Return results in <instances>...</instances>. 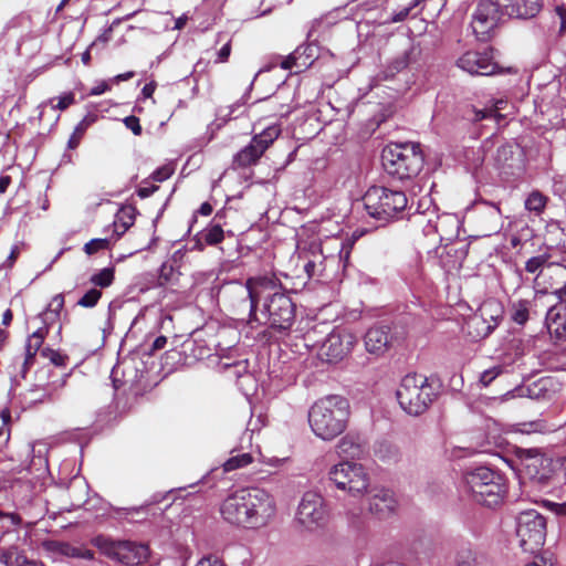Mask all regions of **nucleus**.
Segmentation results:
<instances>
[{
	"label": "nucleus",
	"instance_id": "obj_1",
	"mask_svg": "<svg viewBox=\"0 0 566 566\" xmlns=\"http://www.w3.org/2000/svg\"><path fill=\"white\" fill-rule=\"evenodd\" d=\"M234 296V313L247 314L251 326L268 324L275 331L285 332L295 321V304L275 275L248 279L244 286H237Z\"/></svg>",
	"mask_w": 566,
	"mask_h": 566
},
{
	"label": "nucleus",
	"instance_id": "obj_2",
	"mask_svg": "<svg viewBox=\"0 0 566 566\" xmlns=\"http://www.w3.org/2000/svg\"><path fill=\"white\" fill-rule=\"evenodd\" d=\"M350 405L340 395H327L317 399L308 410L312 432L323 441H332L348 426Z\"/></svg>",
	"mask_w": 566,
	"mask_h": 566
},
{
	"label": "nucleus",
	"instance_id": "obj_3",
	"mask_svg": "<svg viewBox=\"0 0 566 566\" xmlns=\"http://www.w3.org/2000/svg\"><path fill=\"white\" fill-rule=\"evenodd\" d=\"M464 485L473 501L489 507L500 504L506 493L504 478L484 467L467 472Z\"/></svg>",
	"mask_w": 566,
	"mask_h": 566
},
{
	"label": "nucleus",
	"instance_id": "obj_4",
	"mask_svg": "<svg viewBox=\"0 0 566 566\" xmlns=\"http://www.w3.org/2000/svg\"><path fill=\"white\" fill-rule=\"evenodd\" d=\"M436 398L432 385L424 375H406L397 390L400 407L411 416L423 413Z\"/></svg>",
	"mask_w": 566,
	"mask_h": 566
},
{
	"label": "nucleus",
	"instance_id": "obj_5",
	"mask_svg": "<svg viewBox=\"0 0 566 566\" xmlns=\"http://www.w3.org/2000/svg\"><path fill=\"white\" fill-rule=\"evenodd\" d=\"M381 159L385 170L400 180L417 176L423 166V157L413 144L387 146L382 151Z\"/></svg>",
	"mask_w": 566,
	"mask_h": 566
},
{
	"label": "nucleus",
	"instance_id": "obj_6",
	"mask_svg": "<svg viewBox=\"0 0 566 566\" xmlns=\"http://www.w3.org/2000/svg\"><path fill=\"white\" fill-rule=\"evenodd\" d=\"M366 212L379 220L387 222L405 210L408 203L406 193L386 187L373 186L361 198Z\"/></svg>",
	"mask_w": 566,
	"mask_h": 566
},
{
	"label": "nucleus",
	"instance_id": "obj_7",
	"mask_svg": "<svg viewBox=\"0 0 566 566\" xmlns=\"http://www.w3.org/2000/svg\"><path fill=\"white\" fill-rule=\"evenodd\" d=\"M92 544L108 558L125 564L140 565L148 559L149 548L145 544L129 541H114L98 535L92 539Z\"/></svg>",
	"mask_w": 566,
	"mask_h": 566
},
{
	"label": "nucleus",
	"instance_id": "obj_8",
	"mask_svg": "<svg viewBox=\"0 0 566 566\" xmlns=\"http://www.w3.org/2000/svg\"><path fill=\"white\" fill-rule=\"evenodd\" d=\"M328 480L339 490L353 495H359L367 491L369 475L366 469L352 461H343L333 465L328 471Z\"/></svg>",
	"mask_w": 566,
	"mask_h": 566
},
{
	"label": "nucleus",
	"instance_id": "obj_9",
	"mask_svg": "<svg viewBox=\"0 0 566 566\" xmlns=\"http://www.w3.org/2000/svg\"><path fill=\"white\" fill-rule=\"evenodd\" d=\"M516 535L524 552L539 551L546 537L545 517L534 510L522 512L517 517Z\"/></svg>",
	"mask_w": 566,
	"mask_h": 566
},
{
	"label": "nucleus",
	"instance_id": "obj_10",
	"mask_svg": "<svg viewBox=\"0 0 566 566\" xmlns=\"http://www.w3.org/2000/svg\"><path fill=\"white\" fill-rule=\"evenodd\" d=\"M505 13L499 0H481L472 13L471 28L479 41L491 40Z\"/></svg>",
	"mask_w": 566,
	"mask_h": 566
},
{
	"label": "nucleus",
	"instance_id": "obj_11",
	"mask_svg": "<svg viewBox=\"0 0 566 566\" xmlns=\"http://www.w3.org/2000/svg\"><path fill=\"white\" fill-rule=\"evenodd\" d=\"M516 454L525 478L538 486L546 485L554 472L552 458L537 448H520Z\"/></svg>",
	"mask_w": 566,
	"mask_h": 566
},
{
	"label": "nucleus",
	"instance_id": "obj_12",
	"mask_svg": "<svg viewBox=\"0 0 566 566\" xmlns=\"http://www.w3.org/2000/svg\"><path fill=\"white\" fill-rule=\"evenodd\" d=\"M295 522L307 531L323 527L327 522L324 499L316 492L304 493L296 510Z\"/></svg>",
	"mask_w": 566,
	"mask_h": 566
},
{
	"label": "nucleus",
	"instance_id": "obj_13",
	"mask_svg": "<svg viewBox=\"0 0 566 566\" xmlns=\"http://www.w3.org/2000/svg\"><path fill=\"white\" fill-rule=\"evenodd\" d=\"M280 134L281 128L276 124L265 127L261 133L253 136L249 145L235 154L233 166L244 168L255 165Z\"/></svg>",
	"mask_w": 566,
	"mask_h": 566
},
{
	"label": "nucleus",
	"instance_id": "obj_14",
	"mask_svg": "<svg viewBox=\"0 0 566 566\" xmlns=\"http://www.w3.org/2000/svg\"><path fill=\"white\" fill-rule=\"evenodd\" d=\"M248 506L250 507L251 528L266 526L275 516L276 504L274 497L265 490L248 488Z\"/></svg>",
	"mask_w": 566,
	"mask_h": 566
},
{
	"label": "nucleus",
	"instance_id": "obj_15",
	"mask_svg": "<svg viewBox=\"0 0 566 566\" xmlns=\"http://www.w3.org/2000/svg\"><path fill=\"white\" fill-rule=\"evenodd\" d=\"M356 342L350 332L334 329L322 343L318 357L326 363H337L350 353Z\"/></svg>",
	"mask_w": 566,
	"mask_h": 566
},
{
	"label": "nucleus",
	"instance_id": "obj_16",
	"mask_svg": "<svg viewBox=\"0 0 566 566\" xmlns=\"http://www.w3.org/2000/svg\"><path fill=\"white\" fill-rule=\"evenodd\" d=\"M248 490L241 489L230 494L221 504L220 513L232 525L251 528Z\"/></svg>",
	"mask_w": 566,
	"mask_h": 566
},
{
	"label": "nucleus",
	"instance_id": "obj_17",
	"mask_svg": "<svg viewBox=\"0 0 566 566\" xmlns=\"http://www.w3.org/2000/svg\"><path fill=\"white\" fill-rule=\"evenodd\" d=\"M317 56L318 48L315 44H302L285 57L281 55L273 56L271 65L263 69V71H269L271 67L280 65L283 70L295 69L296 72H301L310 67ZM260 72H262V70Z\"/></svg>",
	"mask_w": 566,
	"mask_h": 566
},
{
	"label": "nucleus",
	"instance_id": "obj_18",
	"mask_svg": "<svg viewBox=\"0 0 566 566\" xmlns=\"http://www.w3.org/2000/svg\"><path fill=\"white\" fill-rule=\"evenodd\" d=\"M457 66L471 75H493L499 65L493 61L491 51H468L457 60Z\"/></svg>",
	"mask_w": 566,
	"mask_h": 566
},
{
	"label": "nucleus",
	"instance_id": "obj_19",
	"mask_svg": "<svg viewBox=\"0 0 566 566\" xmlns=\"http://www.w3.org/2000/svg\"><path fill=\"white\" fill-rule=\"evenodd\" d=\"M480 228L483 237L497 233L503 226L502 211L499 205L481 200L479 202Z\"/></svg>",
	"mask_w": 566,
	"mask_h": 566
},
{
	"label": "nucleus",
	"instance_id": "obj_20",
	"mask_svg": "<svg viewBox=\"0 0 566 566\" xmlns=\"http://www.w3.org/2000/svg\"><path fill=\"white\" fill-rule=\"evenodd\" d=\"M364 340L367 352L381 355L392 346L395 337L389 326L377 325L367 331Z\"/></svg>",
	"mask_w": 566,
	"mask_h": 566
},
{
	"label": "nucleus",
	"instance_id": "obj_21",
	"mask_svg": "<svg viewBox=\"0 0 566 566\" xmlns=\"http://www.w3.org/2000/svg\"><path fill=\"white\" fill-rule=\"evenodd\" d=\"M397 507V501L394 493L387 489H373L369 499V510L379 518H386L391 515Z\"/></svg>",
	"mask_w": 566,
	"mask_h": 566
},
{
	"label": "nucleus",
	"instance_id": "obj_22",
	"mask_svg": "<svg viewBox=\"0 0 566 566\" xmlns=\"http://www.w3.org/2000/svg\"><path fill=\"white\" fill-rule=\"evenodd\" d=\"M505 15L510 18H534L542 9L541 0H499Z\"/></svg>",
	"mask_w": 566,
	"mask_h": 566
},
{
	"label": "nucleus",
	"instance_id": "obj_23",
	"mask_svg": "<svg viewBox=\"0 0 566 566\" xmlns=\"http://www.w3.org/2000/svg\"><path fill=\"white\" fill-rule=\"evenodd\" d=\"M475 314L495 329L503 317V307L499 301L492 298L483 302Z\"/></svg>",
	"mask_w": 566,
	"mask_h": 566
},
{
	"label": "nucleus",
	"instance_id": "obj_24",
	"mask_svg": "<svg viewBox=\"0 0 566 566\" xmlns=\"http://www.w3.org/2000/svg\"><path fill=\"white\" fill-rule=\"evenodd\" d=\"M136 210L133 207H123L115 216L114 233L119 239L135 222Z\"/></svg>",
	"mask_w": 566,
	"mask_h": 566
},
{
	"label": "nucleus",
	"instance_id": "obj_25",
	"mask_svg": "<svg viewBox=\"0 0 566 566\" xmlns=\"http://www.w3.org/2000/svg\"><path fill=\"white\" fill-rule=\"evenodd\" d=\"M14 505L18 510L27 511L28 505L31 503V486L28 482L15 481L11 485Z\"/></svg>",
	"mask_w": 566,
	"mask_h": 566
},
{
	"label": "nucleus",
	"instance_id": "obj_26",
	"mask_svg": "<svg viewBox=\"0 0 566 566\" xmlns=\"http://www.w3.org/2000/svg\"><path fill=\"white\" fill-rule=\"evenodd\" d=\"M467 331L473 339H482L488 337L494 329L474 313L467 322Z\"/></svg>",
	"mask_w": 566,
	"mask_h": 566
},
{
	"label": "nucleus",
	"instance_id": "obj_27",
	"mask_svg": "<svg viewBox=\"0 0 566 566\" xmlns=\"http://www.w3.org/2000/svg\"><path fill=\"white\" fill-rule=\"evenodd\" d=\"M49 333L48 326H42L33 332L27 339L24 357L29 359L35 358L36 353L41 349L43 342Z\"/></svg>",
	"mask_w": 566,
	"mask_h": 566
},
{
	"label": "nucleus",
	"instance_id": "obj_28",
	"mask_svg": "<svg viewBox=\"0 0 566 566\" xmlns=\"http://www.w3.org/2000/svg\"><path fill=\"white\" fill-rule=\"evenodd\" d=\"M566 298V290L564 286L555 290L552 293H548L546 290L536 291L535 301L541 302L542 304H557L562 305V303Z\"/></svg>",
	"mask_w": 566,
	"mask_h": 566
},
{
	"label": "nucleus",
	"instance_id": "obj_29",
	"mask_svg": "<svg viewBox=\"0 0 566 566\" xmlns=\"http://www.w3.org/2000/svg\"><path fill=\"white\" fill-rule=\"evenodd\" d=\"M547 201L548 198L546 196L537 190H534L525 200V209L534 212L535 214H541L544 211Z\"/></svg>",
	"mask_w": 566,
	"mask_h": 566
},
{
	"label": "nucleus",
	"instance_id": "obj_30",
	"mask_svg": "<svg viewBox=\"0 0 566 566\" xmlns=\"http://www.w3.org/2000/svg\"><path fill=\"white\" fill-rule=\"evenodd\" d=\"M515 431L523 434L545 433L551 431L545 420L537 419L534 421L521 422L515 426Z\"/></svg>",
	"mask_w": 566,
	"mask_h": 566
},
{
	"label": "nucleus",
	"instance_id": "obj_31",
	"mask_svg": "<svg viewBox=\"0 0 566 566\" xmlns=\"http://www.w3.org/2000/svg\"><path fill=\"white\" fill-rule=\"evenodd\" d=\"M41 548L52 559H59L65 555V542L55 539H45L41 542Z\"/></svg>",
	"mask_w": 566,
	"mask_h": 566
},
{
	"label": "nucleus",
	"instance_id": "obj_32",
	"mask_svg": "<svg viewBox=\"0 0 566 566\" xmlns=\"http://www.w3.org/2000/svg\"><path fill=\"white\" fill-rule=\"evenodd\" d=\"M337 452L344 457H357L360 453V446L355 442L352 436L343 437L337 446Z\"/></svg>",
	"mask_w": 566,
	"mask_h": 566
},
{
	"label": "nucleus",
	"instance_id": "obj_33",
	"mask_svg": "<svg viewBox=\"0 0 566 566\" xmlns=\"http://www.w3.org/2000/svg\"><path fill=\"white\" fill-rule=\"evenodd\" d=\"M253 459L250 453H238L232 455L223 463V470L226 472L234 471L240 468H244L252 463Z\"/></svg>",
	"mask_w": 566,
	"mask_h": 566
},
{
	"label": "nucleus",
	"instance_id": "obj_34",
	"mask_svg": "<svg viewBox=\"0 0 566 566\" xmlns=\"http://www.w3.org/2000/svg\"><path fill=\"white\" fill-rule=\"evenodd\" d=\"M34 360L28 357H18L13 361L14 371L11 373L12 380L19 382V379H24L30 367L33 366Z\"/></svg>",
	"mask_w": 566,
	"mask_h": 566
},
{
	"label": "nucleus",
	"instance_id": "obj_35",
	"mask_svg": "<svg viewBox=\"0 0 566 566\" xmlns=\"http://www.w3.org/2000/svg\"><path fill=\"white\" fill-rule=\"evenodd\" d=\"M114 281V269L104 268L91 276V283L102 289L108 287Z\"/></svg>",
	"mask_w": 566,
	"mask_h": 566
},
{
	"label": "nucleus",
	"instance_id": "obj_36",
	"mask_svg": "<svg viewBox=\"0 0 566 566\" xmlns=\"http://www.w3.org/2000/svg\"><path fill=\"white\" fill-rule=\"evenodd\" d=\"M223 230L220 224L212 223L202 231V239L210 245L223 240Z\"/></svg>",
	"mask_w": 566,
	"mask_h": 566
},
{
	"label": "nucleus",
	"instance_id": "obj_37",
	"mask_svg": "<svg viewBox=\"0 0 566 566\" xmlns=\"http://www.w3.org/2000/svg\"><path fill=\"white\" fill-rule=\"evenodd\" d=\"M548 306L547 313H546V322L551 324H557L558 326H564L566 321L565 316L563 315V311L565 307L563 305L557 304H546Z\"/></svg>",
	"mask_w": 566,
	"mask_h": 566
},
{
	"label": "nucleus",
	"instance_id": "obj_38",
	"mask_svg": "<svg viewBox=\"0 0 566 566\" xmlns=\"http://www.w3.org/2000/svg\"><path fill=\"white\" fill-rule=\"evenodd\" d=\"M112 242L107 238H96L85 243L83 250L87 255H93L99 251L108 250Z\"/></svg>",
	"mask_w": 566,
	"mask_h": 566
},
{
	"label": "nucleus",
	"instance_id": "obj_39",
	"mask_svg": "<svg viewBox=\"0 0 566 566\" xmlns=\"http://www.w3.org/2000/svg\"><path fill=\"white\" fill-rule=\"evenodd\" d=\"M64 557L92 560L94 558V552L84 546H73L66 543Z\"/></svg>",
	"mask_w": 566,
	"mask_h": 566
},
{
	"label": "nucleus",
	"instance_id": "obj_40",
	"mask_svg": "<svg viewBox=\"0 0 566 566\" xmlns=\"http://www.w3.org/2000/svg\"><path fill=\"white\" fill-rule=\"evenodd\" d=\"M324 260H326V258H324L321 252H313V259L308 260L304 265L307 275L314 276L319 273L323 270Z\"/></svg>",
	"mask_w": 566,
	"mask_h": 566
},
{
	"label": "nucleus",
	"instance_id": "obj_41",
	"mask_svg": "<svg viewBox=\"0 0 566 566\" xmlns=\"http://www.w3.org/2000/svg\"><path fill=\"white\" fill-rule=\"evenodd\" d=\"M101 297L102 292L99 290L91 289L77 301V305L92 308L98 303Z\"/></svg>",
	"mask_w": 566,
	"mask_h": 566
},
{
	"label": "nucleus",
	"instance_id": "obj_42",
	"mask_svg": "<svg viewBox=\"0 0 566 566\" xmlns=\"http://www.w3.org/2000/svg\"><path fill=\"white\" fill-rule=\"evenodd\" d=\"M512 318L517 324H524L528 319L527 302L518 301L513 305Z\"/></svg>",
	"mask_w": 566,
	"mask_h": 566
},
{
	"label": "nucleus",
	"instance_id": "obj_43",
	"mask_svg": "<svg viewBox=\"0 0 566 566\" xmlns=\"http://www.w3.org/2000/svg\"><path fill=\"white\" fill-rule=\"evenodd\" d=\"M87 126H88V123H86L85 119H83L82 122H80L76 125L73 134L71 135V137L67 142V147L70 149H75L80 145L81 139L84 136V133H85Z\"/></svg>",
	"mask_w": 566,
	"mask_h": 566
},
{
	"label": "nucleus",
	"instance_id": "obj_44",
	"mask_svg": "<svg viewBox=\"0 0 566 566\" xmlns=\"http://www.w3.org/2000/svg\"><path fill=\"white\" fill-rule=\"evenodd\" d=\"M41 355L49 359L54 366H65L67 357L62 355L60 352L54 350L49 347H44L41 349Z\"/></svg>",
	"mask_w": 566,
	"mask_h": 566
},
{
	"label": "nucleus",
	"instance_id": "obj_45",
	"mask_svg": "<svg viewBox=\"0 0 566 566\" xmlns=\"http://www.w3.org/2000/svg\"><path fill=\"white\" fill-rule=\"evenodd\" d=\"M55 98H51L49 103L53 109L64 111L75 102V95L72 92L65 93L57 97V103L54 104Z\"/></svg>",
	"mask_w": 566,
	"mask_h": 566
},
{
	"label": "nucleus",
	"instance_id": "obj_46",
	"mask_svg": "<svg viewBox=\"0 0 566 566\" xmlns=\"http://www.w3.org/2000/svg\"><path fill=\"white\" fill-rule=\"evenodd\" d=\"M503 370L504 368L501 365H496L490 369L484 370L480 376V382L484 387L489 386L496 377L503 373Z\"/></svg>",
	"mask_w": 566,
	"mask_h": 566
},
{
	"label": "nucleus",
	"instance_id": "obj_47",
	"mask_svg": "<svg viewBox=\"0 0 566 566\" xmlns=\"http://www.w3.org/2000/svg\"><path fill=\"white\" fill-rule=\"evenodd\" d=\"M527 396L534 399L546 398V380H539L526 388Z\"/></svg>",
	"mask_w": 566,
	"mask_h": 566
},
{
	"label": "nucleus",
	"instance_id": "obj_48",
	"mask_svg": "<svg viewBox=\"0 0 566 566\" xmlns=\"http://www.w3.org/2000/svg\"><path fill=\"white\" fill-rule=\"evenodd\" d=\"M548 258L546 255L533 256L526 261L525 271L528 273H536L544 266Z\"/></svg>",
	"mask_w": 566,
	"mask_h": 566
},
{
	"label": "nucleus",
	"instance_id": "obj_49",
	"mask_svg": "<svg viewBox=\"0 0 566 566\" xmlns=\"http://www.w3.org/2000/svg\"><path fill=\"white\" fill-rule=\"evenodd\" d=\"M455 566H475L474 554L470 549L460 552L455 558Z\"/></svg>",
	"mask_w": 566,
	"mask_h": 566
},
{
	"label": "nucleus",
	"instance_id": "obj_50",
	"mask_svg": "<svg viewBox=\"0 0 566 566\" xmlns=\"http://www.w3.org/2000/svg\"><path fill=\"white\" fill-rule=\"evenodd\" d=\"M172 172H174V168L170 167L169 165H166V166H163V167L156 169L153 172L151 178L155 181L161 182V181L167 180L172 175Z\"/></svg>",
	"mask_w": 566,
	"mask_h": 566
},
{
	"label": "nucleus",
	"instance_id": "obj_51",
	"mask_svg": "<svg viewBox=\"0 0 566 566\" xmlns=\"http://www.w3.org/2000/svg\"><path fill=\"white\" fill-rule=\"evenodd\" d=\"M21 521V516L17 513H4L0 511V523L2 527H6L7 524L19 525Z\"/></svg>",
	"mask_w": 566,
	"mask_h": 566
},
{
	"label": "nucleus",
	"instance_id": "obj_52",
	"mask_svg": "<svg viewBox=\"0 0 566 566\" xmlns=\"http://www.w3.org/2000/svg\"><path fill=\"white\" fill-rule=\"evenodd\" d=\"M126 128L130 129L134 135L139 136L142 134V126L139 124V118L130 115L123 119Z\"/></svg>",
	"mask_w": 566,
	"mask_h": 566
},
{
	"label": "nucleus",
	"instance_id": "obj_53",
	"mask_svg": "<svg viewBox=\"0 0 566 566\" xmlns=\"http://www.w3.org/2000/svg\"><path fill=\"white\" fill-rule=\"evenodd\" d=\"M243 106V103L237 102L232 106H229L227 108H220L218 111V116L220 118H223L224 120L230 119L232 117H237L238 115H234L235 111Z\"/></svg>",
	"mask_w": 566,
	"mask_h": 566
},
{
	"label": "nucleus",
	"instance_id": "obj_54",
	"mask_svg": "<svg viewBox=\"0 0 566 566\" xmlns=\"http://www.w3.org/2000/svg\"><path fill=\"white\" fill-rule=\"evenodd\" d=\"M555 13L560 20L559 32L566 33V4L562 3L555 7Z\"/></svg>",
	"mask_w": 566,
	"mask_h": 566
},
{
	"label": "nucleus",
	"instance_id": "obj_55",
	"mask_svg": "<svg viewBox=\"0 0 566 566\" xmlns=\"http://www.w3.org/2000/svg\"><path fill=\"white\" fill-rule=\"evenodd\" d=\"M63 305L64 297L62 294H57L52 298L51 303L49 304V311L57 315L59 312L62 310Z\"/></svg>",
	"mask_w": 566,
	"mask_h": 566
},
{
	"label": "nucleus",
	"instance_id": "obj_56",
	"mask_svg": "<svg viewBox=\"0 0 566 566\" xmlns=\"http://www.w3.org/2000/svg\"><path fill=\"white\" fill-rule=\"evenodd\" d=\"M230 53H231V43L229 41L219 50L217 62L223 63V62L228 61Z\"/></svg>",
	"mask_w": 566,
	"mask_h": 566
},
{
	"label": "nucleus",
	"instance_id": "obj_57",
	"mask_svg": "<svg viewBox=\"0 0 566 566\" xmlns=\"http://www.w3.org/2000/svg\"><path fill=\"white\" fill-rule=\"evenodd\" d=\"M486 118H494L493 108L485 107L483 109L475 111L474 120L480 122Z\"/></svg>",
	"mask_w": 566,
	"mask_h": 566
},
{
	"label": "nucleus",
	"instance_id": "obj_58",
	"mask_svg": "<svg viewBox=\"0 0 566 566\" xmlns=\"http://www.w3.org/2000/svg\"><path fill=\"white\" fill-rule=\"evenodd\" d=\"M196 566H224V564L219 558L209 556L201 558Z\"/></svg>",
	"mask_w": 566,
	"mask_h": 566
},
{
	"label": "nucleus",
	"instance_id": "obj_59",
	"mask_svg": "<svg viewBox=\"0 0 566 566\" xmlns=\"http://www.w3.org/2000/svg\"><path fill=\"white\" fill-rule=\"evenodd\" d=\"M158 189V186H155V185H145L143 187H140L138 190H137V195L140 197V198H148L149 196H151L155 191H157Z\"/></svg>",
	"mask_w": 566,
	"mask_h": 566
},
{
	"label": "nucleus",
	"instance_id": "obj_60",
	"mask_svg": "<svg viewBox=\"0 0 566 566\" xmlns=\"http://www.w3.org/2000/svg\"><path fill=\"white\" fill-rule=\"evenodd\" d=\"M506 101L504 99H499L496 101L492 106L491 108H493V114H494V118L495 119H500L502 118L503 116L500 114V111L504 109L505 105H506Z\"/></svg>",
	"mask_w": 566,
	"mask_h": 566
},
{
	"label": "nucleus",
	"instance_id": "obj_61",
	"mask_svg": "<svg viewBox=\"0 0 566 566\" xmlns=\"http://www.w3.org/2000/svg\"><path fill=\"white\" fill-rule=\"evenodd\" d=\"M167 344V337L166 336H158L153 345H151V352L160 350L163 349Z\"/></svg>",
	"mask_w": 566,
	"mask_h": 566
},
{
	"label": "nucleus",
	"instance_id": "obj_62",
	"mask_svg": "<svg viewBox=\"0 0 566 566\" xmlns=\"http://www.w3.org/2000/svg\"><path fill=\"white\" fill-rule=\"evenodd\" d=\"M109 90V85L105 82H102L97 85H95L92 90H91V95H101L103 93H105L106 91Z\"/></svg>",
	"mask_w": 566,
	"mask_h": 566
},
{
	"label": "nucleus",
	"instance_id": "obj_63",
	"mask_svg": "<svg viewBox=\"0 0 566 566\" xmlns=\"http://www.w3.org/2000/svg\"><path fill=\"white\" fill-rule=\"evenodd\" d=\"M156 90V84L155 83H148L146 84L143 90H142V94L145 98H149L153 96L154 92Z\"/></svg>",
	"mask_w": 566,
	"mask_h": 566
},
{
	"label": "nucleus",
	"instance_id": "obj_64",
	"mask_svg": "<svg viewBox=\"0 0 566 566\" xmlns=\"http://www.w3.org/2000/svg\"><path fill=\"white\" fill-rule=\"evenodd\" d=\"M11 184V177L10 176H1L0 177V193L6 192L9 185Z\"/></svg>",
	"mask_w": 566,
	"mask_h": 566
}]
</instances>
